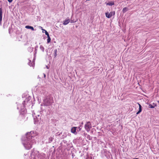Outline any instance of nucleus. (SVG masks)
Returning a JSON list of instances; mask_svg holds the SVG:
<instances>
[{
	"mask_svg": "<svg viewBox=\"0 0 159 159\" xmlns=\"http://www.w3.org/2000/svg\"><path fill=\"white\" fill-rule=\"evenodd\" d=\"M53 138L52 137H50L48 139V143H50L52 141L53 139Z\"/></svg>",
	"mask_w": 159,
	"mask_h": 159,
	"instance_id": "nucleus-13",
	"label": "nucleus"
},
{
	"mask_svg": "<svg viewBox=\"0 0 159 159\" xmlns=\"http://www.w3.org/2000/svg\"><path fill=\"white\" fill-rule=\"evenodd\" d=\"M28 99H26L25 100V101H24L23 102V104L24 105V106H25V104H26V103H25V102H26L27 103V102H28Z\"/></svg>",
	"mask_w": 159,
	"mask_h": 159,
	"instance_id": "nucleus-19",
	"label": "nucleus"
},
{
	"mask_svg": "<svg viewBox=\"0 0 159 159\" xmlns=\"http://www.w3.org/2000/svg\"><path fill=\"white\" fill-rule=\"evenodd\" d=\"M76 21L77 20H70V22L71 23H74L76 22Z\"/></svg>",
	"mask_w": 159,
	"mask_h": 159,
	"instance_id": "nucleus-22",
	"label": "nucleus"
},
{
	"mask_svg": "<svg viewBox=\"0 0 159 159\" xmlns=\"http://www.w3.org/2000/svg\"><path fill=\"white\" fill-rule=\"evenodd\" d=\"M44 31H45V34L46 35H47V37L49 36V34H48V33L47 32V31L46 30H44Z\"/></svg>",
	"mask_w": 159,
	"mask_h": 159,
	"instance_id": "nucleus-21",
	"label": "nucleus"
},
{
	"mask_svg": "<svg viewBox=\"0 0 159 159\" xmlns=\"http://www.w3.org/2000/svg\"><path fill=\"white\" fill-rule=\"evenodd\" d=\"M139 105V111L137 112L136 114H138L142 111V106L140 104L138 103Z\"/></svg>",
	"mask_w": 159,
	"mask_h": 159,
	"instance_id": "nucleus-9",
	"label": "nucleus"
},
{
	"mask_svg": "<svg viewBox=\"0 0 159 159\" xmlns=\"http://www.w3.org/2000/svg\"><path fill=\"white\" fill-rule=\"evenodd\" d=\"M47 37H48V39H47V43H49L50 42L51 39L50 37V36H48Z\"/></svg>",
	"mask_w": 159,
	"mask_h": 159,
	"instance_id": "nucleus-17",
	"label": "nucleus"
},
{
	"mask_svg": "<svg viewBox=\"0 0 159 159\" xmlns=\"http://www.w3.org/2000/svg\"><path fill=\"white\" fill-rule=\"evenodd\" d=\"M41 158V155L38 152H36L34 153L33 159H40Z\"/></svg>",
	"mask_w": 159,
	"mask_h": 159,
	"instance_id": "nucleus-4",
	"label": "nucleus"
},
{
	"mask_svg": "<svg viewBox=\"0 0 159 159\" xmlns=\"http://www.w3.org/2000/svg\"><path fill=\"white\" fill-rule=\"evenodd\" d=\"M114 2L113 1L110 2L106 3V5H109L110 6H112V5H114Z\"/></svg>",
	"mask_w": 159,
	"mask_h": 159,
	"instance_id": "nucleus-10",
	"label": "nucleus"
},
{
	"mask_svg": "<svg viewBox=\"0 0 159 159\" xmlns=\"http://www.w3.org/2000/svg\"><path fill=\"white\" fill-rule=\"evenodd\" d=\"M77 128V127H72L71 129V132L75 134H76L77 132L76 131V128Z\"/></svg>",
	"mask_w": 159,
	"mask_h": 159,
	"instance_id": "nucleus-7",
	"label": "nucleus"
},
{
	"mask_svg": "<svg viewBox=\"0 0 159 159\" xmlns=\"http://www.w3.org/2000/svg\"><path fill=\"white\" fill-rule=\"evenodd\" d=\"M79 129V131H80L81 130V128H80V127L78 128Z\"/></svg>",
	"mask_w": 159,
	"mask_h": 159,
	"instance_id": "nucleus-25",
	"label": "nucleus"
},
{
	"mask_svg": "<svg viewBox=\"0 0 159 159\" xmlns=\"http://www.w3.org/2000/svg\"><path fill=\"white\" fill-rule=\"evenodd\" d=\"M19 106H18L17 107V108L18 109H19Z\"/></svg>",
	"mask_w": 159,
	"mask_h": 159,
	"instance_id": "nucleus-27",
	"label": "nucleus"
},
{
	"mask_svg": "<svg viewBox=\"0 0 159 159\" xmlns=\"http://www.w3.org/2000/svg\"><path fill=\"white\" fill-rule=\"evenodd\" d=\"M43 75H44V77H45V76H46V75H45V74H43Z\"/></svg>",
	"mask_w": 159,
	"mask_h": 159,
	"instance_id": "nucleus-26",
	"label": "nucleus"
},
{
	"mask_svg": "<svg viewBox=\"0 0 159 159\" xmlns=\"http://www.w3.org/2000/svg\"><path fill=\"white\" fill-rule=\"evenodd\" d=\"M31 61H30V62L28 63V64L30 66H33V65H32V63H31Z\"/></svg>",
	"mask_w": 159,
	"mask_h": 159,
	"instance_id": "nucleus-23",
	"label": "nucleus"
},
{
	"mask_svg": "<svg viewBox=\"0 0 159 159\" xmlns=\"http://www.w3.org/2000/svg\"><path fill=\"white\" fill-rule=\"evenodd\" d=\"M13 0H7L9 2H11Z\"/></svg>",
	"mask_w": 159,
	"mask_h": 159,
	"instance_id": "nucleus-24",
	"label": "nucleus"
},
{
	"mask_svg": "<svg viewBox=\"0 0 159 159\" xmlns=\"http://www.w3.org/2000/svg\"><path fill=\"white\" fill-rule=\"evenodd\" d=\"M53 102V100L51 98H47L43 101V104L44 106H48L51 105Z\"/></svg>",
	"mask_w": 159,
	"mask_h": 159,
	"instance_id": "nucleus-2",
	"label": "nucleus"
},
{
	"mask_svg": "<svg viewBox=\"0 0 159 159\" xmlns=\"http://www.w3.org/2000/svg\"><path fill=\"white\" fill-rule=\"evenodd\" d=\"M44 30V29H42V30Z\"/></svg>",
	"mask_w": 159,
	"mask_h": 159,
	"instance_id": "nucleus-29",
	"label": "nucleus"
},
{
	"mask_svg": "<svg viewBox=\"0 0 159 159\" xmlns=\"http://www.w3.org/2000/svg\"><path fill=\"white\" fill-rule=\"evenodd\" d=\"M42 105H43L42 104H41V106H42Z\"/></svg>",
	"mask_w": 159,
	"mask_h": 159,
	"instance_id": "nucleus-31",
	"label": "nucleus"
},
{
	"mask_svg": "<svg viewBox=\"0 0 159 159\" xmlns=\"http://www.w3.org/2000/svg\"><path fill=\"white\" fill-rule=\"evenodd\" d=\"M70 21V20L69 18H67V19H65L63 22V24L64 25H66L68 24Z\"/></svg>",
	"mask_w": 159,
	"mask_h": 159,
	"instance_id": "nucleus-6",
	"label": "nucleus"
},
{
	"mask_svg": "<svg viewBox=\"0 0 159 159\" xmlns=\"http://www.w3.org/2000/svg\"><path fill=\"white\" fill-rule=\"evenodd\" d=\"M26 136L24 139H23L22 143L26 149L29 150L32 148L33 144L36 143L35 134L34 132L31 131L27 133Z\"/></svg>",
	"mask_w": 159,
	"mask_h": 159,
	"instance_id": "nucleus-1",
	"label": "nucleus"
},
{
	"mask_svg": "<svg viewBox=\"0 0 159 159\" xmlns=\"http://www.w3.org/2000/svg\"><path fill=\"white\" fill-rule=\"evenodd\" d=\"M2 9L0 8V25H1V21L2 20Z\"/></svg>",
	"mask_w": 159,
	"mask_h": 159,
	"instance_id": "nucleus-8",
	"label": "nucleus"
},
{
	"mask_svg": "<svg viewBox=\"0 0 159 159\" xmlns=\"http://www.w3.org/2000/svg\"><path fill=\"white\" fill-rule=\"evenodd\" d=\"M158 102L159 103V100L158 101Z\"/></svg>",
	"mask_w": 159,
	"mask_h": 159,
	"instance_id": "nucleus-30",
	"label": "nucleus"
},
{
	"mask_svg": "<svg viewBox=\"0 0 159 159\" xmlns=\"http://www.w3.org/2000/svg\"><path fill=\"white\" fill-rule=\"evenodd\" d=\"M25 28L26 29H31L32 30H34V28H33V27L30 26L26 25L25 26Z\"/></svg>",
	"mask_w": 159,
	"mask_h": 159,
	"instance_id": "nucleus-11",
	"label": "nucleus"
},
{
	"mask_svg": "<svg viewBox=\"0 0 159 159\" xmlns=\"http://www.w3.org/2000/svg\"><path fill=\"white\" fill-rule=\"evenodd\" d=\"M115 14V12H111L110 13L108 12H106L105 13L106 16L108 18H110L112 16Z\"/></svg>",
	"mask_w": 159,
	"mask_h": 159,
	"instance_id": "nucleus-5",
	"label": "nucleus"
},
{
	"mask_svg": "<svg viewBox=\"0 0 159 159\" xmlns=\"http://www.w3.org/2000/svg\"><path fill=\"white\" fill-rule=\"evenodd\" d=\"M40 49L43 52H44V48L43 46L40 45Z\"/></svg>",
	"mask_w": 159,
	"mask_h": 159,
	"instance_id": "nucleus-16",
	"label": "nucleus"
},
{
	"mask_svg": "<svg viewBox=\"0 0 159 159\" xmlns=\"http://www.w3.org/2000/svg\"><path fill=\"white\" fill-rule=\"evenodd\" d=\"M37 116H39V115H37Z\"/></svg>",
	"mask_w": 159,
	"mask_h": 159,
	"instance_id": "nucleus-28",
	"label": "nucleus"
},
{
	"mask_svg": "<svg viewBox=\"0 0 159 159\" xmlns=\"http://www.w3.org/2000/svg\"><path fill=\"white\" fill-rule=\"evenodd\" d=\"M135 159H139L138 158H136Z\"/></svg>",
	"mask_w": 159,
	"mask_h": 159,
	"instance_id": "nucleus-33",
	"label": "nucleus"
},
{
	"mask_svg": "<svg viewBox=\"0 0 159 159\" xmlns=\"http://www.w3.org/2000/svg\"><path fill=\"white\" fill-rule=\"evenodd\" d=\"M84 128L87 132H89L92 128V125L91 122L89 121L87 122L84 125Z\"/></svg>",
	"mask_w": 159,
	"mask_h": 159,
	"instance_id": "nucleus-3",
	"label": "nucleus"
},
{
	"mask_svg": "<svg viewBox=\"0 0 159 159\" xmlns=\"http://www.w3.org/2000/svg\"><path fill=\"white\" fill-rule=\"evenodd\" d=\"M47 68L48 69V68L47 66Z\"/></svg>",
	"mask_w": 159,
	"mask_h": 159,
	"instance_id": "nucleus-32",
	"label": "nucleus"
},
{
	"mask_svg": "<svg viewBox=\"0 0 159 159\" xmlns=\"http://www.w3.org/2000/svg\"><path fill=\"white\" fill-rule=\"evenodd\" d=\"M128 10V8L127 7H125L123 8L122 11L123 13H125Z\"/></svg>",
	"mask_w": 159,
	"mask_h": 159,
	"instance_id": "nucleus-14",
	"label": "nucleus"
},
{
	"mask_svg": "<svg viewBox=\"0 0 159 159\" xmlns=\"http://www.w3.org/2000/svg\"><path fill=\"white\" fill-rule=\"evenodd\" d=\"M87 138L88 139H89V140H90L92 139V137L89 135L87 134Z\"/></svg>",
	"mask_w": 159,
	"mask_h": 159,
	"instance_id": "nucleus-18",
	"label": "nucleus"
},
{
	"mask_svg": "<svg viewBox=\"0 0 159 159\" xmlns=\"http://www.w3.org/2000/svg\"><path fill=\"white\" fill-rule=\"evenodd\" d=\"M54 53H55L54 56L55 57L57 56V49L55 50L54 51Z\"/></svg>",
	"mask_w": 159,
	"mask_h": 159,
	"instance_id": "nucleus-20",
	"label": "nucleus"
},
{
	"mask_svg": "<svg viewBox=\"0 0 159 159\" xmlns=\"http://www.w3.org/2000/svg\"><path fill=\"white\" fill-rule=\"evenodd\" d=\"M149 106L150 108H154L156 106V105L155 104L153 103L152 105L151 104H150Z\"/></svg>",
	"mask_w": 159,
	"mask_h": 159,
	"instance_id": "nucleus-12",
	"label": "nucleus"
},
{
	"mask_svg": "<svg viewBox=\"0 0 159 159\" xmlns=\"http://www.w3.org/2000/svg\"><path fill=\"white\" fill-rule=\"evenodd\" d=\"M34 123L35 124H36L37 123L39 122V119L38 118H34Z\"/></svg>",
	"mask_w": 159,
	"mask_h": 159,
	"instance_id": "nucleus-15",
	"label": "nucleus"
}]
</instances>
